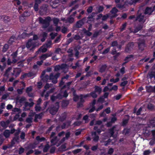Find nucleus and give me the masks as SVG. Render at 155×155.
<instances>
[{
    "instance_id": "obj_29",
    "label": "nucleus",
    "mask_w": 155,
    "mask_h": 155,
    "mask_svg": "<svg viewBox=\"0 0 155 155\" xmlns=\"http://www.w3.org/2000/svg\"><path fill=\"white\" fill-rule=\"evenodd\" d=\"M146 91L148 92H153V87L151 86H146L145 87Z\"/></svg>"
},
{
    "instance_id": "obj_50",
    "label": "nucleus",
    "mask_w": 155,
    "mask_h": 155,
    "mask_svg": "<svg viewBox=\"0 0 155 155\" xmlns=\"http://www.w3.org/2000/svg\"><path fill=\"white\" fill-rule=\"evenodd\" d=\"M18 55V51H17L15 52H13L11 54L12 58H16Z\"/></svg>"
},
{
    "instance_id": "obj_42",
    "label": "nucleus",
    "mask_w": 155,
    "mask_h": 155,
    "mask_svg": "<svg viewBox=\"0 0 155 155\" xmlns=\"http://www.w3.org/2000/svg\"><path fill=\"white\" fill-rule=\"evenodd\" d=\"M53 21L55 25L57 26L59 21V19L56 18H55L53 19Z\"/></svg>"
},
{
    "instance_id": "obj_19",
    "label": "nucleus",
    "mask_w": 155,
    "mask_h": 155,
    "mask_svg": "<svg viewBox=\"0 0 155 155\" xmlns=\"http://www.w3.org/2000/svg\"><path fill=\"white\" fill-rule=\"evenodd\" d=\"M96 92H98L99 94H100L102 92V89L101 87L97 86H95L94 87V91Z\"/></svg>"
},
{
    "instance_id": "obj_40",
    "label": "nucleus",
    "mask_w": 155,
    "mask_h": 155,
    "mask_svg": "<svg viewBox=\"0 0 155 155\" xmlns=\"http://www.w3.org/2000/svg\"><path fill=\"white\" fill-rule=\"evenodd\" d=\"M130 132V129L127 128H125L123 131V134L125 135L129 133Z\"/></svg>"
},
{
    "instance_id": "obj_43",
    "label": "nucleus",
    "mask_w": 155,
    "mask_h": 155,
    "mask_svg": "<svg viewBox=\"0 0 155 155\" xmlns=\"http://www.w3.org/2000/svg\"><path fill=\"white\" fill-rule=\"evenodd\" d=\"M25 60H22L19 61L17 63L18 64V66L19 67H23L24 65L23 62Z\"/></svg>"
},
{
    "instance_id": "obj_56",
    "label": "nucleus",
    "mask_w": 155,
    "mask_h": 155,
    "mask_svg": "<svg viewBox=\"0 0 155 155\" xmlns=\"http://www.w3.org/2000/svg\"><path fill=\"white\" fill-rule=\"evenodd\" d=\"M149 123L151 125L153 126V127H155V125L154 124L155 123V120L154 119H151L150 120Z\"/></svg>"
},
{
    "instance_id": "obj_63",
    "label": "nucleus",
    "mask_w": 155,
    "mask_h": 155,
    "mask_svg": "<svg viewBox=\"0 0 155 155\" xmlns=\"http://www.w3.org/2000/svg\"><path fill=\"white\" fill-rule=\"evenodd\" d=\"M110 142V139H109L107 141H104V145L106 146H107L109 144Z\"/></svg>"
},
{
    "instance_id": "obj_38",
    "label": "nucleus",
    "mask_w": 155,
    "mask_h": 155,
    "mask_svg": "<svg viewBox=\"0 0 155 155\" xmlns=\"http://www.w3.org/2000/svg\"><path fill=\"white\" fill-rule=\"evenodd\" d=\"M127 23L126 22H125L122 24V25L120 27V31H124L127 26Z\"/></svg>"
},
{
    "instance_id": "obj_8",
    "label": "nucleus",
    "mask_w": 155,
    "mask_h": 155,
    "mask_svg": "<svg viewBox=\"0 0 155 155\" xmlns=\"http://www.w3.org/2000/svg\"><path fill=\"white\" fill-rule=\"evenodd\" d=\"M91 135L92 136H94L93 137V140L94 142H97L99 140V137L97 134L96 132L93 131L91 132Z\"/></svg>"
},
{
    "instance_id": "obj_3",
    "label": "nucleus",
    "mask_w": 155,
    "mask_h": 155,
    "mask_svg": "<svg viewBox=\"0 0 155 155\" xmlns=\"http://www.w3.org/2000/svg\"><path fill=\"white\" fill-rule=\"evenodd\" d=\"M134 46V43L133 42H129L126 45L125 51L126 52L129 53L132 50Z\"/></svg>"
},
{
    "instance_id": "obj_34",
    "label": "nucleus",
    "mask_w": 155,
    "mask_h": 155,
    "mask_svg": "<svg viewBox=\"0 0 155 155\" xmlns=\"http://www.w3.org/2000/svg\"><path fill=\"white\" fill-rule=\"evenodd\" d=\"M36 147V144L34 143L29 144L27 147L28 149H33Z\"/></svg>"
},
{
    "instance_id": "obj_10",
    "label": "nucleus",
    "mask_w": 155,
    "mask_h": 155,
    "mask_svg": "<svg viewBox=\"0 0 155 155\" xmlns=\"http://www.w3.org/2000/svg\"><path fill=\"white\" fill-rule=\"evenodd\" d=\"M60 2V0H51L50 1L51 5L52 8H55L56 7H54L55 5L58 4Z\"/></svg>"
},
{
    "instance_id": "obj_13",
    "label": "nucleus",
    "mask_w": 155,
    "mask_h": 155,
    "mask_svg": "<svg viewBox=\"0 0 155 155\" xmlns=\"http://www.w3.org/2000/svg\"><path fill=\"white\" fill-rule=\"evenodd\" d=\"M49 76L48 75H45V76L41 78V81L44 82H48L49 79Z\"/></svg>"
},
{
    "instance_id": "obj_20",
    "label": "nucleus",
    "mask_w": 155,
    "mask_h": 155,
    "mask_svg": "<svg viewBox=\"0 0 155 155\" xmlns=\"http://www.w3.org/2000/svg\"><path fill=\"white\" fill-rule=\"evenodd\" d=\"M84 25V22H82L81 20H79L77 21L76 24V27L77 28H80Z\"/></svg>"
},
{
    "instance_id": "obj_41",
    "label": "nucleus",
    "mask_w": 155,
    "mask_h": 155,
    "mask_svg": "<svg viewBox=\"0 0 155 155\" xmlns=\"http://www.w3.org/2000/svg\"><path fill=\"white\" fill-rule=\"evenodd\" d=\"M118 12V10L116 7H114L110 11V12L112 14H117Z\"/></svg>"
},
{
    "instance_id": "obj_54",
    "label": "nucleus",
    "mask_w": 155,
    "mask_h": 155,
    "mask_svg": "<svg viewBox=\"0 0 155 155\" xmlns=\"http://www.w3.org/2000/svg\"><path fill=\"white\" fill-rule=\"evenodd\" d=\"M128 119H125L123 120L122 122V124L123 126H125L128 122Z\"/></svg>"
},
{
    "instance_id": "obj_33",
    "label": "nucleus",
    "mask_w": 155,
    "mask_h": 155,
    "mask_svg": "<svg viewBox=\"0 0 155 155\" xmlns=\"http://www.w3.org/2000/svg\"><path fill=\"white\" fill-rule=\"evenodd\" d=\"M17 100L18 101L19 103H22L23 101H25L26 100V98L24 97H22L20 99L18 98H17Z\"/></svg>"
},
{
    "instance_id": "obj_64",
    "label": "nucleus",
    "mask_w": 155,
    "mask_h": 155,
    "mask_svg": "<svg viewBox=\"0 0 155 155\" xmlns=\"http://www.w3.org/2000/svg\"><path fill=\"white\" fill-rule=\"evenodd\" d=\"M25 133L24 132H21L20 136L21 139L22 140L24 139L25 138Z\"/></svg>"
},
{
    "instance_id": "obj_32",
    "label": "nucleus",
    "mask_w": 155,
    "mask_h": 155,
    "mask_svg": "<svg viewBox=\"0 0 155 155\" xmlns=\"http://www.w3.org/2000/svg\"><path fill=\"white\" fill-rule=\"evenodd\" d=\"M8 48V45L7 44L4 45L2 48V51L3 52H6Z\"/></svg>"
},
{
    "instance_id": "obj_22",
    "label": "nucleus",
    "mask_w": 155,
    "mask_h": 155,
    "mask_svg": "<svg viewBox=\"0 0 155 155\" xmlns=\"http://www.w3.org/2000/svg\"><path fill=\"white\" fill-rule=\"evenodd\" d=\"M51 54H49L48 53H46L45 54H42L40 57L41 59H43V60H45L47 58L51 57Z\"/></svg>"
},
{
    "instance_id": "obj_17",
    "label": "nucleus",
    "mask_w": 155,
    "mask_h": 155,
    "mask_svg": "<svg viewBox=\"0 0 155 155\" xmlns=\"http://www.w3.org/2000/svg\"><path fill=\"white\" fill-rule=\"evenodd\" d=\"M134 55L132 54L128 55L124 59V61H128V62L131 61L134 59Z\"/></svg>"
},
{
    "instance_id": "obj_53",
    "label": "nucleus",
    "mask_w": 155,
    "mask_h": 155,
    "mask_svg": "<svg viewBox=\"0 0 155 155\" xmlns=\"http://www.w3.org/2000/svg\"><path fill=\"white\" fill-rule=\"evenodd\" d=\"M35 110L37 111H39L41 109V107L39 106V105H37L35 107Z\"/></svg>"
},
{
    "instance_id": "obj_11",
    "label": "nucleus",
    "mask_w": 155,
    "mask_h": 155,
    "mask_svg": "<svg viewBox=\"0 0 155 155\" xmlns=\"http://www.w3.org/2000/svg\"><path fill=\"white\" fill-rule=\"evenodd\" d=\"M69 103V101L68 100H63L61 102V106L62 107H66Z\"/></svg>"
},
{
    "instance_id": "obj_7",
    "label": "nucleus",
    "mask_w": 155,
    "mask_h": 155,
    "mask_svg": "<svg viewBox=\"0 0 155 155\" xmlns=\"http://www.w3.org/2000/svg\"><path fill=\"white\" fill-rule=\"evenodd\" d=\"M88 97H89V94H87L85 95L80 94L79 95V98L80 100L79 102L84 103L85 102V100L83 98Z\"/></svg>"
},
{
    "instance_id": "obj_6",
    "label": "nucleus",
    "mask_w": 155,
    "mask_h": 155,
    "mask_svg": "<svg viewBox=\"0 0 155 155\" xmlns=\"http://www.w3.org/2000/svg\"><path fill=\"white\" fill-rule=\"evenodd\" d=\"M43 113L41 112L38 114H36L35 115V119L34 121L35 123L38 122V119H41L42 118L43 116Z\"/></svg>"
},
{
    "instance_id": "obj_15",
    "label": "nucleus",
    "mask_w": 155,
    "mask_h": 155,
    "mask_svg": "<svg viewBox=\"0 0 155 155\" xmlns=\"http://www.w3.org/2000/svg\"><path fill=\"white\" fill-rule=\"evenodd\" d=\"M107 65L106 64L102 65L100 67L99 69V71L101 73L104 72L105 71L107 68Z\"/></svg>"
},
{
    "instance_id": "obj_26",
    "label": "nucleus",
    "mask_w": 155,
    "mask_h": 155,
    "mask_svg": "<svg viewBox=\"0 0 155 155\" xmlns=\"http://www.w3.org/2000/svg\"><path fill=\"white\" fill-rule=\"evenodd\" d=\"M36 139L39 142L44 141L46 140V139L44 137H42L41 138L39 136L36 137Z\"/></svg>"
},
{
    "instance_id": "obj_57",
    "label": "nucleus",
    "mask_w": 155,
    "mask_h": 155,
    "mask_svg": "<svg viewBox=\"0 0 155 155\" xmlns=\"http://www.w3.org/2000/svg\"><path fill=\"white\" fill-rule=\"evenodd\" d=\"M118 45V43L117 41H114L112 42L111 46L112 47L117 46Z\"/></svg>"
},
{
    "instance_id": "obj_36",
    "label": "nucleus",
    "mask_w": 155,
    "mask_h": 155,
    "mask_svg": "<svg viewBox=\"0 0 155 155\" xmlns=\"http://www.w3.org/2000/svg\"><path fill=\"white\" fill-rule=\"evenodd\" d=\"M88 20L87 22H88L89 21H92L94 20V18L93 16L91 14H90L89 16L87 17Z\"/></svg>"
},
{
    "instance_id": "obj_5",
    "label": "nucleus",
    "mask_w": 155,
    "mask_h": 155,
    "mask_svg": "<svg viewBox=\"0 0 155 155\" xmlns=\"http://www.w3.org/2000/svg\"><path fill=\"white\" fill-rule=\"evenodd\" d=\"M138 48L139 49L142 51L144 50V48L145 47V44L144 41H142L138 43Z\"/></svg>"
},
{
    "instance_id": "obj_14",
    "label": "nucleus",
    "mask_w": 155,
    "mask_h": 155,
    "mask_svg": "<svg viewBox=\"0 0 155 155\" xmlns=\"http://www.w3.org/2000/svg\"><path fill=\"white\" fill-rule=\"evenodd\" d=\"M148 76L150 79H152L153 78H154V79L155 80V71H152L149 72L148 73L147 77Z\"/></svg>"
},
{
    "instance_id": "obj_61",
    "label": "nucleus",
    "mask_w": 155,
    "mask_h": 155,
    "mask_svg": "<svg viewBox=\"0 0 155 155\" xmlns=\"http://www.w3.org/2000/svg\"><path fill=\"white\" fill-rule=\"evenodd\" d=\"M57 140V137H54L51 140V142L52 144H53L55 142H56Z\"/></svg>"
},
{
    "instance_id": "obj_35",
    "label": "nucleus",
    "mask_w": 155,
    "mask_h": 155,
    "mask_svg": "<svg viewBox=\"0 0 155 155\" xmlns=\"http://www.w3.org/2000/svg\"><path fill=\"white\" fill-rule=\"evenodd\" d=\"M27 77L28 78H30L33 77V78L35 77L36 74L32 72H29L28 73H27Z\"/></svg>"
},
{
    "instance_id": "obj_37",
    "label": "nucleus",
    "mask_w": 155,
    "mask_h": 155,
    "mask_svg": "<svg viewBox=\"0 0 155 155\" xmlns=\"http://www.w3.org/2000/svg\"><path fill=\"white\" fill-rule=\"evenodd\" d=\"M49 148H50V146H49V145L48 144H46L44 148H43V152H47L48 151Z\"/></svg>"
},
{
    "instance_id": "obj_2",
    "label": "nucleus",
    "mask_w": 155,
    "mask_h": 155,
    "mask_svg": "<svg viewBox=\"0 0 155 155\" xmlns=\"http://www.w3.org/2000/svg\"><path fill=\"white\" fill-rule=\"evenodd\" d=\"M37 46V42L31 39H29L26 44V48L28 49L30 48V50L31 51H33Z\"/></svg>"
},
{
    "instance_id": "obj_59",
    "label": "nucleus",
    "mask_w": 155,
    "mask_h": 155,
    "mask_svg": "<svg viewBox=\"0 0 155 155\" xmlns=\"http://www.w3.org/2000/svg\"><path fill=\"white\" fill-rule=\"evenodd\" d=\"M128 83V81H124L122 82L120 84V86L122 87H124Z\"/></svg>"
},
{
    "instance_id": "obj_18",
    "label": "nucleus",
    "mask_w": 155,
    "mask_h": 155,
    "mask_svg": "<svg viewBox=\"0 0 155 155\" xmlns=\"http://www.w3.org/2000/svg\"><path fill=\"white\" fill-rule=\"evenodd\" d=\"M15 35L12 36L10 38L9 40L8 41V43L10 45H12V44L14 42L15 40Z\"/></svg>"
},
{
    "instance_id": "obj_48",
    "label": "nucleus",
    "mask_w": 155,
    "mask_h": 155,
    "mask_svg": "<svg viewBox=\"0 0 155 155\" xmlns=\"http://www.w3.org/2000/svg\"><path fill=\"white\" fill-rule=\"evenodd\" d=\"M68 21L70 23H72L74 21V18L71 17V16L68 18Z\"/></svg>"
},
{
    "instance_id": "obj_47",
    "label": "nucleus",
    "mask_w": 155,
    "mask_h": 155,
    "mask_svg": "<svg viewBox=\"0 0 155 155\" xmlns=\"http://www.w3.org/2000/svg\"><path fill=\"white\" fill-rule=\"evenodd\" d=\"M104 7L103 6L100 5L98 8L97 11L98 13L102 12L104 9Z\"/></svg>"
},
{
    "instance_id": "obj_62",
    "label": "nucleus",
    "mask_w": 155,
    "mask_h": 155,
    "mask_svg": "<svg viewBox=\"0 0 155 155\" xmlns=\"http://www.w3.org/2000/svg\"><path fill=\"white\" fill-rule=\"evenodd\" d=\"M24 89V88H22L21 89H18L17 90V92L19 94H22L23 92V90Z\"/></svg>"
},
{
    "instance_id": "obj_4",
    "label": "nucleus",
    "mask_w": 155,
    "mask_h": 155,
    "mask_svg": "<svg viewBox=\"0 0 155 155\" xmlns=\"http://www.w3.org/2000/svg\"><path fill=\"white\" fill-rule=\"evenodd\" d=\"M58 108V106H54L51 108L49 110L50 113L52 115H55L57 112Z\"/></svg>"
},
{
    "instance_id": "obj_30",
    "label": "nucleus",
    "mask_w": 155,
    "mask_h": 155,
    "mask_svg": "<svg viewBox=\"0 0 155 155\" xmlns=\"http://www.w3.org/2000/svg\"><path fill=\"white\" fill-rule=\"evenodd\" d=\"M89 94V97L90 96L92 97L93 98H95L97 97V95L96 94V92L94 91H93L90 93Z\"/></svg>"
},
{
    "instance_id": "obj_39",
    "label": "nucleus",
    "mask_w": 155,
    "mask_h": 155,
    "mask_svg": "<svg viewBox=\"0 0 155 155\" xmlns=\"http://www.w3.org/2000/svg\"><path fill=\"white\" fill-rule=\"evenodd\" d=\"M29 36V35L26 32L23 33L21 35V37L22 38H25L26 37Z\"/></svg>"
},
{
    "instance_id": "obj_31",
    "label": "nucleus",
    "mask_w": 155,
    "mask_h": 155,
    "mask_svg": "<svg viewBox=\"0 0 155 155\" xmlns=\"http://www.w3.org/2000/svg\"><path fill=\"white\" fill-rule=\"evenodd\" d=\"M47 50V48L42 47L38 49V50L37 51V52L38 53L40 51L44 53L46 52Z\"/></svg>"
},
{
    "instance_id": "obj_28",
    "label": "nucleus",
    "mask_w": 155,
    "mask_h": 155,
    "mask_svg": "<svg viewBox=\"0 0 155 155\" xmlns=\"http://www.w3.org/2000/svg\"><path fill=\"white\" fill-rule=\"evenodd\" d=\"M10 130H5L4 132V135L6 138L10 136Z\"/></svg>"
},
{
    "instance_id": "obj_25",
    "label": "nucleus",
    "mask_w": 155,
    "mask_h": 155,
    "mask_svg": "<svg viewBox=\"0 0 155 155\" xmlns=\"http://www.w3.org/2000/svg\"><path fill=\"white\" fill-rule=\"evenodd\" d=\"M143 26L142 25H138L134 30V32L136 33L141 30L143 28Z\"/></svg>"
},
{
    "instance_id": "obj_1",
    "label": "nucleus",
    "mask_w": 155,
    "mask_h": 155,
    "mask_svg": "<svg viewBox=\"0 0 155 155\" xmlns=\"http://www.w3.org/2000/svg\"><path fill=\"white\" fill-rule=\"evenodd\" d=\"M38 20L40 24L44 25L43 28H46L48 27L50 25V21H51V18L50 16L47 17L44 19L41 17H39Z\"/></svg>"
},
{
    "instance_id": "obj_52",
    "label": "nucleus",
    "mask_w": 155,
    "mask_h": 155,
    "mask_svg": "<svg viewBox=\"0 0 155 155\" xmlns=\"http://www.w3.org/2000/svg\"><path fill=\"white\" fill-rule=\"evenodd\" d=\"M154 107L153 105L151 104H150L147 105V108L150 110H153L154 109Z\"/></svg>"
},
{
    "instance_id": "obj_45",
    "label": "nucleus",
    "mask_w": 155,
    "mask_h": 155,
    "mask_svg": "<svg viewBox=\"0 0 155 155\" xmlns=\"http://www.w3.org/2000/svg\"><path fill=\"white\" fill-rule=\"evenodd\" d=\"M93 10V7L92 6H89L87 9V12L88 14L91 13Z\"/></svg>"
},
{
    "instance_id": "obj_58",
    "label": "nucleus",
    "mask_w": 155,
    "mask_h": 155,
    "mask_svg": "<svg viewBox=\"0 0 155 155\" xmlns=\"http://www.w3.org/2000/svg\"><path fill=\"white\" fill-rule=\"evenodd\" d=\"M79 98V95L78 96L77 95H75L74 96H73V100L74 101L76 102L78 100Z\"/></svg>"
},
{
    "instance_id": "obj_9",
    "label": "nucleus",
    "mask_w": 155,
    "mask_h": 155,
    "mask_svg": "<svg viewBox=\"0 0 155 155\" xmlns=\"http://www.w3.org/2000/svg\"><path fill=\"white\" fill-rule=\"evenodd\" d=\"M67 115V113L66 112H64L59 117V120L61 122L64 121L66 118Z\"/></svg>"
},
{
    "instance_id": "obj_24",
    "label": "nucleus",
    "mask_w": 155,
    "mask_h": 155,
    "mask_svg": "<svg viewBox=\"0 0 155 155\" xmlns=\"http://www.w3.org/2000/svg\"><path fill=\"white\" fill-rule=\"evenodd\" d=\"M140 0H127V2L128 4L130 5L135 4Z\"/></svg>"
},
{
    "instance_id": "obj_60",
    "label": "nucleus",
    "mask_w": 155,
    "mask_h": 155,
    "mask_svg": "<svg viewBox=\"0 0 155 155\" xmlns=\"http://www.w3.org/2000/svg\"><path fill=\"white\" fill-rule=\"evenodd\" d=\"M98 148V145L97 144L95 146H93L91 147V150L93 151H95Z\"/></svg>"
},
{
    "instance_id": "obj_46",
    "label": "nucleus",
    "mask_w": 155,
    "mask_h": 155,
    "mask_svg": "<svg viewBox=\"0 0 155 155\" xmlns=\"http://www.w3.org/2000/svg\"><path fill=\"white\" fill-rule=\"evenodd\" d=\"M110 48V47H109L106 49H105L102 52L103 54H107L109 51Z\"/></svg>"
},
{
    "instance_id": "obj_49",
    "label": "nucleus",
    "mask_w": 155,
    "mask_h": 155,
    "mask_svg": "<svg viewBox=\"0 0 155 155\" xmlns=\"http://www.w3.org/2000/svg\"><path fill=\"white\" fill-rule=\"evenodd\" d=\"M112 115L113 117L111 118L110 121L113 123H114L117 120V118L115 117V115L112 114Z\"/></svg>"
},
{
    "instance_id": "obj_12",
    "label": "nucleus",
    "mask_w": 155,
    "mask_h": 155,
    "mask_svg": "<svg viewBox=\"0 0 155 155\" xmlns=\"http://www.w3.org/2000/svg\"><path fill=\"white\" fill-rule=\"evenodd\" d=\"M153 12V11L152 10L151 8L147 7L145 9L144 13L145 15H150Z\"/></svg>"
},
{
    "instance_id": "obj_44",
    "label": "nucleus",
    "mask_w": 155,
    "mask_h": 155,
    "mask_svg": "<svg viewBox=\"0 0 155 155\" xmlns=\"http://www.w3.org/2000/svg\"><path fill=\"white\" fill-rule=\"evenodd\" d=\"M81 150L82 149H78L75 150H73L72 151V152L74 154H76L81 152Z\"/></svg>"
},
{
    "instance_id": "obj_27",
    "label": "nucleus",
    "mask_w": 155,
    "mask_h": 155,
    "mask_svg": "<svg viewBox=\"0 0 155 155\" xmlns=\"http://www.w3.org/2000/svg\"><path fill=\"white\" fill-rule=\"evenodd\" d=\"M47 10V7L46 6H43L41 8L40 12H42L43 14L46 13Z\"/></svg>"
},
{
    "instance_id": "obj_23",
    "label": "nucleus",
    "mask_w": 155,
    "mask_h": 155,
    "mask_svg": "<svg viewBox=\"0 0 155 155\" xmlns=\"http://www.w3.org/2000/svg\"><path fill=\"white\" fill-rule=\"evenodd\" d=\"M116 128V126H114L109 130V133L111 135V136L113 137L114 133V130Z\"/></svg>"
},
{
    "instance_id": "obj_51",
    "label": "nucleus",
    "mask_w": 155,
    "mask_h": 155,
    "mask_svg": "<svg viewBox=\"0 0 155 155\" xmlns=\"http://www.w3.org/2000/svg\"><path fill=\"white\" fill-rule=\"evenodd\" d=\"M30 13L28 11H25L23 13L22 15L25 17H27L29 16L30 15Z\"/></svg>"
},
{
    "instance_id": "obj_16",
    "label": "nucleus",
    "mask_w": 155,
    "mask_h": 155,
    "mask_svg": "<svg viewBox=\"0 0 155 155\" xmlns=\"http://www.w3.org/2000/svg\"><path fill=\"white\" fill-rule=\"evenodd\" d=\"M2 18L5 22L7 23L11 20V17L5 15H4L2 16Z\"/></svg>"
},
{
    "instance_id": "obj_55",
    "label": "nucleus",
    "mask_w": 155,
    "mask_h": 155,
    "mask_svg": "<svg viewBox=\"0 0 155 155\" xmlns=\"http://www.w3.org/2000/svg\"><path fill=\"white\" fill-rule=\"evenodd\" d=\"M119 79L118 78H117L115 79H114L113 78H111L110 80V82H113L114 83H116L118 82L119 81Z\"/></svg>"
},
{
    "instance_id": "obj_21",
    "label": "nucleus",
    "mask_w": 155,
    "mask_h": 155,
    "mask_svg": "<svg viewBox=\"0 0 155 155\" xmlns=\"http://www.w3.org/2000/svg\"><path fill=\"white\" fill-rule=\"evenodd\" d=\"M144 18V15L140 14L137 16L136 18V20H137L140 22L143 21Z\"/></svg>"
}]
</instances>
